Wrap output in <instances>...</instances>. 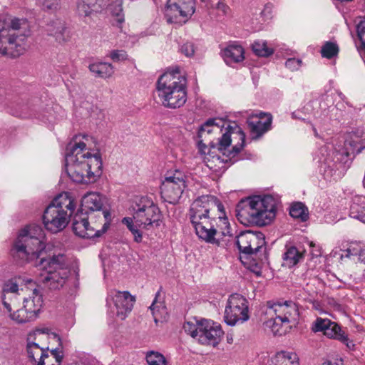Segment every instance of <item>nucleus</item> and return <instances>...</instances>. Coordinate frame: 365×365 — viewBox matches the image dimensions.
Listing matches in <instances>:
<instances>
[{"label":"nucleus","mask_w":365,"mask_h":365,"mask_svg":"<svg viewBox=\"0 0 365 365\" xmlns=\"http://www.w3.org/2000/svg\"><path fill=\"white\" fill-rule=\"evenodd\" d=\"M45 233L40 225H33L22 230L15 240L11 254L16 259L32 261L40 258L36 265L47 274L42 281L51 289L61 288L68 278L64 268L66 257L58 254L48 258L41 257L45 250Z\"/></svg>","instance_id":"1"},{"label":"nucleus","mask_w":365,"mask_h":365,"mask_svg":"<svg viewBox=\"0 0 365 365\" xmlns=\"http://www.w3.org/2000/svg\"><path fill=\"white\" fill-rule=\"evenodd\" d=\"M200 145L217 149L231 160L245 145V134L235 125L231 126L222 118H210L199 129Z\"/></svg>","instance_id":"2"},{"label":"nucleus","mask_w":365,"mask_h":365,"mask_svg":"<svg viewBox=\"0 0 365 365\" xmlns=\"http://www.w3.org/2000/svg\"><path fill=\"white\" fill-rule=\"evenodd\" d=\"M76 136L67 145L66 170L70 178L78 183L95 182L102 174L103 163L99 152L91 154L86 144Z\"/></svg>","instance_id":"3"},{"label":"nucleus","mask_w":365,"mask_h":365,"mask_svg":"<svg viewBox=\"0 0 365 365\" xmlns=\"http://www.w3.org/2000/svg\"><path fill=\"white\" fill-rule=\"evenodd\" d=\"M235 212L242 224L264 226L275 217L276 201L271 195L248 197L238 202Z\"/></svg>","instance_id":"4"},{"label":"nucleus","mask_w":365,"mask_h":365,"mask_svg":"<svg viewBox=\"0 0 365 365\" xmlns=\"http://www.w3.org/2000/svg\"><path fill=\"white\" fill-rule=\"evenodd\" d=\"M133 217L122 220L133 235L135 242L142 241L140 229L150 230L160 226L161 212L153 200L147 196L140 197L133 207Z\"/></svg>","instance_id":"5"},{"label":"nucleus","mask_w":365,"mask_h":365,"mask_svg":"<svg viewBox=\"0 0 365 365\" xmlns=\"http://www.w3.org/2000/svg\"><path fill=\"white\" fill-rule=\"evenodd\" d=\"M162 105L170 109L179 108L187 101V81L178 69L162 74L156 83Z\"/></svg>","instance_id":"6"},{"label":"nucleus","mask_w":365,"mask_h":365,"mask_svg":"<svg viewBox=\"0 0 365 365\" xmlns=\"http://www.w3.org/2000/svg\"><path fill=\"white\" fill-rule=\"evenodd\" d=\"M75 208L74 200L68 193L58 195L43 212V223L45 228L53 233L62 231L67 226Z\"/></svg>","instance_id":"7"},{"label":"nucleus","mask_w":365,"mask_h":365,"mask_svg":"<svg viewBox=\"0 0 365 365\" xmlns=\"http://www.w3.org/2000/svg\"><path fill=\"white\" fill-rule=\"evenodd\" d=\"M110 214L105 210L101 213L78 211L73 219L72 227L74 233L82 238H94L101 236L109 227Z\"/></svg>","instance_id":"8"},{"label":"nucleus","mask_w":365,"mask_h":365,"mask_svg":"<svg viewBox=\"0 0 365 365\" xmlns=\"http://www.w3.org/2000/svg\"><path fill=\"white\" fill-rule=\"evenodd\" d=\"M191 225L199 239L209 244L220 246L221 242L216 237L220 233L224 237H232L230 225L225 215L192 222Z\"/></svg>","instance_id":"9"},{"label":"nucleus","mask_w":365,"mask_h":365,"mask_svg":"<svg viewBox=\"0 0 365 365\" xmlns=\"http://www.w3.org/2000/svg\"><path fill=\"white\" fill-rule=\"evenodd\" d=\"M26 26V21L12 16L0 18V54L6 55L9 48L21 47L26 34L20 30Z\"/></svg>","instance_id":"10"},{"label":"nucleus","mask_w":365,"mask_h":365,"mask_svg":"<svg viewBox=\"0 0 365 365\" xmlns=\"http://www.w3.org/2000/svg\"><path fill=\"white\" fill-rule=\"evenodd\" d=\"M250 319L249 302L240 294H231L227 301L224 312V321L229 326L242 324Z\"/></svg>","instance_id":"11"},{"label":"nucleus","mask_w":365,"mask_h":365,"mask_svg":"<svg viewBox=\"0 0 365 365\" xmlns=\"http://www.w3.org/2000/svg\"><path fill=\"white\" fill-rule=\"evenodd\" d=\"M215 209L225 215L224 206L216 197L210 195L198 197L192 202L189 209L190 222L215 217L213 212Z\"/></svg>","instance_id":"12"},{"label":"nucleus","mask_w":365,"mask_h":365,"mask_svg":"<svg viewBox=\"0 0 365 365\" xmlns=\"http://www.w3.org/2000/svg\"><path fill=\"white\" fill-rule=\"evenodd\" d=\"M185 178V174L179 170L167 174L160 187L161 196L165 202H178L186 187Z\"/></svg>","instance_id":"13"},{"label":"nucleus","mask_w":365,"mask_h":365,"mask_svg":"<svg viewBox=\"0 0 365 365\" xmlns=\"http://www.w3.org/2000/svg\"><path fill=\"white\" fill-rule=\"evenodd\" d=\"M264 313L269 317H275L282 324H289L297 320L299 310L297 304L292 301L284 302L268 301L264 306Z\"/></svg>","instance_id":"14"},{"label":"nucleus","mask_w":365,"mask_h":365,"mask_svg":"<svg viewBox=\"0 0 365 365\" xmlns=\"http://www.w3.org/2000/svg\"><path fill=\"white\" fill-rule=\"evenodd\" d=\"M110 296L116 308L117 316L121 319H125L133 307L135 297L128 291L117 290H112Z\"/></svg>","instance_id":"15"},{"label":"nucleus","mask_w":365,"mask_h":365,"mask_svg":"<svg viewBox=\"0 0 365 365\" xmlns=\"http://www.w3.org/2000/svg\"><path fill=\"white\" fill-rule=\"evenodd\" d=\"M201 331L197 341L202 344L215 346L219 344L223 335L220 326L210 324L207 320H203Z\"/></svg>","instance_id":"16"},{"label":"nucleus","mask_w":365,"mask_h":365,"mask_svg":"<svg viewBox=\"0 0 365 365\" xmlns=\"http://www.w3.org/2000/svg\"><path fill=\"white\" fill-rule=\"evenodd\" d=\"M312 330L314 332L322 331L330 339L339 340L344 331L335 322L329 319L317 318L313 323Z\"/></svg>","instance_id":"17"},{"label":"nucleus","mask_w":365,"mask_h":365,"mask_svg":"<svg viewBox=\"0 0 365 365\" xmlns=\"http://www.w3.org/2000/svg\"><path fill=\"white\" fill-rule=\"evenodd\" d=\"M108 4V0H81L78 4V13L81 16L90 17L101 12Z\"/></svg>","instance_id":"18"},{"label":"nucleus","mask_w":365,"mask_h":365,"mask_svg":"<svg viewBox=\"0 0 365 365\" xmlns=\"http://www.w3.org/2000/svg\"><path fill=\"white\" fill-rule=\"evenodd\" d=\"M248 124L252 138L257 139L269 131L272 128V115H268L267 118L261 120L257 118H248Z\"/></svg>","instance_id":"19"},{"label":"nucleus","mask_w":365,"mask_h":365,"mask_svg":"<svg viewBox=\"0 0 365 365\" xmlns=\"http://www.w3.org/2000/svg\"><path fill=\"white\" fill-rule=\"evenodd\" d=\"M27 353L28 356L34 365H46L45 359L49 357L48 349H46L40 347V346L33 341L27 340Z\"/></svg>","instance_id":"20"},{"label":"nucleus","mask_w":365,"mask_h":365,"mask_svg":"<svg viewBox=\"0 0 365 365\" xmlns=\"http://www.w3.org/2000/svg\"><path fill=\"white\" fill-rule=\"evenodd\" d=\"M103 207L102 197L97 192H88L82 197L81 208L79 211L85 210L93 212L94 211H100Z\"/></svg>","instance_id":"21"},{"label":"nucleus","mask_w":365,"mask_h":365,"mask_svg":"<svg viewBox=\"0 0 365 365\" xmlns=\"http://www.w3.org/2000/svg\"><path fill=\"white\" fill-rule=\"evenodd\" d=\"M43 296L37 289H34L31 295L24 297L23 304L29 310L30 314L32 313L37 317L43 305Z\"/></svg>","instance_id":"22"},{"label":"nucleus","mask_w":365,"mask_h":365,"mask_svg":"<svg viewBox=\"0 0 365 365\" xmlns=\"http://www.w3.org/2000/svg\"><path fill=\"white\" fill-rule=\"evenodd\" d=\"M222 53L227 64L241 62L245 58V51L240 45H229L222 51Z\"/></svg>","instance_id":"23"},{"label":"nucleus","mask_w":365,"mask_h":365,"mask_svg":"<svg viewBox=\"0 0 365 365\" xmlns=\"http://www.w3.org/2000/svg\"><path fill=\"white\" fill-rule=\"evenodd\" d=\"M349 215L365 223V197L355 196L350 205Z\"/></svg>","instance_id":"24"},{"label":"nucleus","mask_w":365,"mask_h":365,"mask_svg":"<svg viewBox=\"0 0 365 365\" xmlns=\"http://www.w3.org/2000/svg\"><path fill=\"white\" fill-rule=\"evenodd\" d=\"M255 232L247 230L242 232L236 237V245L240 252L252 255L250 243L254 242L253 235Z\"/></svg>","instance_id":"25"},{"label":"nucleus","mask_w":365,"mask_h":365,"mask_svg":"<svg viewBox=\"0 0 365 365\" xmlns=\"http://www.w3.org/2000/svg\"><path fill=\"white\" fill-rule=\"evenodd\" d=\"M89 70L96 77L106 78L114 73L112 64L105 62H98L89 65Z\"/></svg>","instance_id":"26"},{"label":"nucleus","mask_w":365,"mask_h":365,"mask_svg":"<svg viewBox=\"0 0 365 365\" xmlns=\"http://www.w3.org/2000/svg\"><path fill=\"white\" fill-rule=\"evenodd\" d=\"M303 255L294 246H286V251L283 254V265L287 267H292L296 265L302 259Z\"/></svg>","instance_id":"27"},{"label":"nucleus","mask_w":365,"mask_h":365,"mask_svg":"<svg viewBox=\"0 0 365 365\" xmlns=\"http://www.w3.org/2000/svg\"><path fill=\"white\" fill-rule=\"evenodd\" d=\"M272 365H299V358L294 352L280 351L272 359Z\"/></svg>","instance_id":"28"},{"label":"nucleus","mask_w":365,"mask_h":365,"mask_svg":"<svg viewBox=\"0 0 365 365\" xmlns=\"http://www.w3.org/2000/svg\"><path fill=\"white\" fill-rule=\"evenodd\" d=\"M9 313V318L17 324H24L36 319L37 317L34 314L29 312L26 308H16V311H11Z\"/></svg>","instance_id":"29"},{"label":"nucleus","mask_w":365,"mask_h":365,"mask_svg":"<svg viewBox=\"0 0 365 365\" xmlns=\"http://www.w3.org/2000/svg\"><path fill=\"white\" fill-rule=\"evenodd\" d=\"M173 3L180 9V16L184 19L191 16L195 11L194 0H176Z\"/></svg>","instance_id":"30"},{"label":"nucleus","mask_w":365,"mask_h":365,"mask_svg":"<svg viewBox=\"0 0 365 365\" xmlns=\"http://www.w3.org/2000/svg\"><path fill=\"white\" fill-rule=\"evenodd\" d=\"M165 17L166 21L169 24H181L185 23L187 19L181 20L179 18L182 17L180 16V9L176 6V5L173 2L170 3L165 13Z\"/></svg>","instance_id":"31"},{"label":"nucleus","mask_w":365,"mask_h":365,"mask_svg":"<svg viewBox=\"0 0 365 365\" xmlns=\"http://www.w3.org/2000/svg\"><path fill=\"white\" fill-rule=\"evenodd\" d=\"M289 215L293 218L300 219L302 222L306 221L309 217L307 208L302 202L294 203L290 207Z\"/></svg>","instance_id":"32"},{"label":"nucleus","mask_w":365,"mask_h":365,"mask_svg":"<svg viewBox=\"0 0 365 365\" xmlns=\"http://www.w3.org/2000/svg\"><path fill=\"white\" fill-rule=\"evenodd\" d=\"M252 48L257 56L261 57L269 56L274 52L272 48L267 46V42L262 40L255 41L252 45Z\"/></svg>","instance_id":"33"},{"label":"nucleus","mask_w":365,"mask_h":365,"mask_svg":"<svg viewBox=\"0 0 365 365\" xmlns=\"http://www.w3.org/2000/svg\"><path fill=\"white\" fill-rule=\"evenodd\" d=\"M48 30L50 32V35L53 36L57 41L59 43L65 41L66 38L64 36V32L66 31V27L62 22H53L49 26Z\"/></svg>","instance_id":"34"},{"label":"nucleus","mask_w":365,"mask_h":365,"mask_svg":"<svg viewBox=\"0 0 365 365\" xmlns=\"http://www.w3.org/2000/svg\"><path fill=\"white\" fill-rule=\"evenodd\" d=\"M339 46L334 42L327 41L321 48V55L322 57L330 59L338 55Z\"/></svg>","instance_id":"35"},{"label":"nucleus","mask_w":365,"mask_h":365,"mask_svg":"<svg viewBox=\"0 0 365 365\" xmlns=\"http://www.w3.org/2000/svg\"><path fill=\"white\" fill-rule=\"evenodd\" d=\"M19 295L20 293L17 292L11 294L9 295V299L7 298V296L1 297L3 305L8 312H11L14 309L19 307L20 303V299L19 297Z\"/></svg>","instance_id":"36"},{"label":"nucleus","mask_w":365,"mask_h":365,"mask_svg":"<svg viewBox=\"0 0 365 365\" xmlns=\"http://www.w3.org/2000/svg\"><path fill=\"white\" fill-rule=\"evenodd\" d=\"M254 242L250 243L252 255H257L265 245V238L263 233L255 232L253 235Z\"/></svg>","instance_id":"37"},{"label":"nucleus","mask_w":365,"mask_h":365,"mask_svg":"<svg viewBox=\"0 0 365 365\" xmlns=\"http://www.w3.org/2000/svg\"><path fill=\"white\" fill-rule=\"evenodd\" d=\"M203 320L200 322H197L196 324L187 322L183 325V329L185 331L190 334L192 338L197 339L200 336L201 327H202Z\"/></svg>","instance_id":"38"},{"label":"nucleus","mask_w":365,"mask_h":365,"mask_svg":"<svg viewBox=\"0 0 365 365\" xmlns=\"http://www.w3.org/2000/svg\"><path fill=\"white\" fill-rule=\"evenodd\" d=\"M146 361L149 365H166L167 363L162 354L153 351L147 354Z\"/></svg>","instance_id":"39"},{"label":"nucleus","mask_w":365,"mask_h":365,"mask_svg":"<svg viewBox=\"0 0 365 365\" xmlns=\"http://www.w3.org/2000/svg\"><path fill=\"white\" fill-rule=\"evenodd\" d=\"M19 292V284L16 280L11 279L4 283L2 289V296H7V298L9 299L11 294L17 293Z\"/></svg>","instance_id":"40"},{"label":"nucleus","mask_w":365,"mask_h":365,"mask_svg":"<svg viewBox=\"0 0 365 365\" xmlns=\"http://www.w3.org/2000/svg\"><path fill=\"white\" fill-rule=\"evenodd\" d=\"M359 250H360V243L351 242L346 249L342 250L341 257L350 258L353 256H357V255H359Z\"/></svg>","instance_id":"41"},{"label":"nucleus","mask_w":365,"mask_h":365,"mask_svg":"<svg viewBox=\"0 0 365 365\" xmlns=\"http://www.w3.org/2000/svg\"><path fill=\"white\" fill-rule=\"evenodd\" d=\"M266 326L271 329L272 332L274 334L282 335V331H281V327L284 324L281 323V321L275 317H270L269 320L266 322Z\"/></svg>","instance_id":"42"},{"label":"nucleus","mask_w":365,"mask_h":365,"mask_svg":"<svg viewBox=\"0 0 365 365\" xmlns=\"http://www.w3.org/2000/svg\"><path fill=\"white\" fill-rule=\"evenodd\" d=\"M160 292L158 291L156 294L155 297L152 303V304L150 306V309L152 312V314L154 317V320L155 322H158V312H160V309H164L165 307L163 305L161 302H158V298L160 296Z\"/></svg>","instance_id":"43"},{"label":"nucleus","mask_w":365,"mask_h":365,"mask_svg":"<svg viewBox=\"0 0 365 365\" xmlns=\"http://www.w3.org/2000/svg\"><path fill=\"white\" fill-rule=\"evenodd\" d=\"M112 13L113 15L118 17V21L121 23L124 21L123 15L121 14L123 11L121 1L116 0L112 5Z\"/></svg>","instance_id":"44"},{"label":"nucleus","mask_w":365,"mask_h":365,"mask_svg":"<svg viewBox=\"0 0 365 365\" xmlns=\"http://www.w3.org/2000/svg\"><path fill=\"white\" fill-rule=\"evenodd\" d=\"M180 50L187 57H192L195 53V47L193 43L186 42L181 46Z\"/></svg>","instance_id":"45"},{"label":"nucleus","mask_w":365,"mask_h":365,"mask_svg":"<svg viewBox=\"0 0 365 365\" xmlns=\"http://www.w3.org/2000/svg\"><path fill=\"white\" fill-rule=\"evenodd\" d=\"M357 36L361 43L365 42V19H361L356 24Z\"/></svg>","instance_id":"46"},{"label":"nucleus","mask_w":365,"mask_h":365,"mask_svg":"<svg viewBox=\"0 0 365 365\" xmlns=\"http://www.w3.org/2000/svg\"><path fill=\"white\" fill-rule=\"evenodd\" d=\"M302 61L295 58H290L285 62V66L291 71L298 70L302 65Z\"/></svg>","instance_id":"47"},{"label":"nucleus","mask_w":365,"mask_h":365,"mask_svg":"<svg viewBox=\"0 0 365 365\" xmlns=\"http://www.w3.org/2000/svg\"><path fill=\"white\" fill-rule=\"evenodd\" d=\"M127 53L123 50H114L110 52V57L115 61L125 60L127 58Z\"/></svg>","instance_id":"48"},{"label":"nucleus","mask_w":365,"mask_h":365,"mask_svg":"<svg viewBox=\"0 0 365 365\" xmlns=\"http://www.w3.org/2000/svg\"><path fill=\"white\" fill-rule=\"evenodd\" d=\"M338 341L345 344L349 350L355 349V344L353 342L352 340H350L349 339L348 335L345 332L342 334V336H341L340 338H339Z\"/></svg>","instance_id":"49"},{"label":"nucleus","mask_w":365,"mask_h":365,"mask_svg":"<svg viewBox=\"0 0 365 365\" xmlns=\"http://www.w3.org/2000/svg\"><path fill=\"white\" fill-rule=\"evenodd\" d=\"M42 4L47 10H56L59 5V0H43Z\"/></svg>","instance_id":"50"},{"label":"nucleus","mask_w":365,"mask_h":365,"mask_svg":"<svg viewBox=\"0 0 365 365\" xmlns=\"http://www.w3.org/2000/svg\"><path fill=\"white\" fill-rule=\"evenodd\" d=\"M51 354L55 358L58 365H59L62 361L63 357L62 351L60 350L59 348H56L51 351Z\"/></svg>","instance_id":"51"},{"label":"nucleus","mask_w":365,"mask_h":365,"mask_svg":"<svg viewBox=\"0 0 365 365\" xmlns=\"http://www.w3.org/2000/svg\"><path fill=\"white\" fill-rule=\"evenodd\" d=\"M216 8L217 10L222 11L225 15H226L230 10L229 7L222 2H218L217 4Z\"/></svg>","instance_id":"52"},{"label":"nucleus","mask_w":365,"mask_h":365,"mask_svg":"<svg viewBox=\"0 0 365 365\" xmlns=\"http://www.w3.org/2000/svg\"><path fill=\"white\" fill-rule=\"evenodd\" d=\"M359 260L361 262H365V245L360 243V250H359Z\"/></svg>","instance_id":"53"},{"label":"nucleus","mask_w":365,"mask_h":365,"mask_svg":"<svg viewBox=\"0 0 365 365\" xmlns=\"http://www.w3.org/2000/svg\"><path fill=\"white\" fill-rule=\"evenodd\" d=\"M271 115V113H264V112H259V113H258L257 114L252 115L249 118H257L260 119L261 120H264L266 118H267V115Z\"/></svg>","instance_id":"54"},{"label":"nucleus","mask_w":365,"mask_h":365,"mask_svg":"<svg viewBox=\"0 0 365 365\" xmlns=\"http://www.w3.org/2000/svg\"><path fill=\"white\" fill-rule=\"evenodd\" d=\"M321 365H344L342 359H336L334 362L331 361H327L322 363Z\"/></svg>","instance_id":"55"},{"label":"nucleus","mask_w":365,"mask_h":365,"mask_svg":"<svg viewBox=\"0 0 365 365\" xmlns=\"http://www.w3.org/2000/svg\"><path fill=\"white\" fill-rule=\"evenodd\" d=\"M50 329L48 328H39L36 329L34 331V334H49Z\"/></svg>","instance_id":"56"},{"label":"nucleus","mask_w":365,"mask_h":365,"mask_svg":"<svg viewBox=\"0 0 365 365\" xmlns=\"http://www.w3.org/2000/svg\"><path fill=\"white\" fill-rule=\"evenodd\" d=\"M292 117L294 119H302V120H304L299 115V112H293L292 113Z\"/></svg>","instance_id":"57"},{"label":"nucleus","mask_w":365,"mask_h":365,"mask_svg":"<svg viewBox=\"0 0 365 365\" xmlns=\"http://www.w3.org/2000/svg\"><path fill=\"white\" fill-rule=\"evenodd\" d=\"M52 334L53 335L54 338L56 339L57 341L59 342V346H61V339L60 336L54 333H53Z\"/></svg>","instance_id":"58"},{"label":"nucleus","mask_w":365,"mask_h":365,"mask_svg":"<svg viewBox=\"0 0 365 365\" xmlns=\"http://www.w3.org/2000/svg\"><path fill=\"white\" fill-rule=\"evenodd\" d=\"M313 130H314V135L316 136H317L318 135L317 131L316 128L314 126H313Z\"/></svg>","instance_id":"59"},{"label":"nucleus","mask_w":365,"mask_h":365,"mask_svg":"<svg viewBox=\"0 0 365 365\" xmlns=\"http://www.w3.org/2000/svg\"><path fill=\"white\" fill-rule=\"evenodd\" d=\"M222 161H226V162H227V159H225H225H223V160H222Z\"/></svg>","instance_id":"60"}]
</instances>
